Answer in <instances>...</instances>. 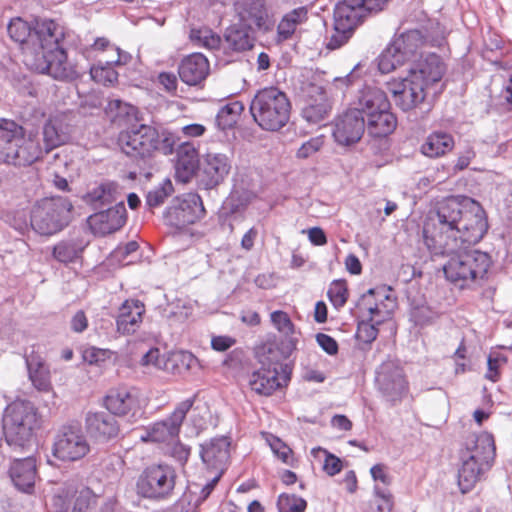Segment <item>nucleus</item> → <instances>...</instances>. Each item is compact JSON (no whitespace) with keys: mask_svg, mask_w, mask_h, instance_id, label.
<instances>
[{"mask_svg":"<svg viewBox=\"0 0 512 512\" xmlns=\"http://www.w3.org/2000/svg\"><path fill=\"white\" fill-rule=\"evenodd\" d=\"M495 451V442L491 434L472 433L466 437L459 452V459L475 461L489 469L494 461Z\"/></svg>","mask_w":512,"mask_h":512,"instance_id":"19","label":"nucleus"},{"mask_svg":"<svg viewBox=\"0 0 512 512\" xmlns=\"http://www.w3.org/2000/svg\"><path fill=\"white\" fill-rule=\"evenodd\" d=\"M330 108L329 103L305 104L302 108V116L310 123H318L326 117Z\"/></svg>","mask_w":512,"mask_h":512,"instance_id":"49","label":"nucleus"},{"mask_svg":"<svg viewBox=\"0 0 512 512\" xmlns=\"http://www.w3.org/2000/svg\"><path fill=\"white\" fill-rule=\"evenodd\" d=\"M316 341L318 345L329 355H335L338 352V344L336 340L324 333H318L316 335Z\"/></svg>","mask_w":512,"mask_h":512,"instance_id":"62","label":"nucleus"},{"mask_svg":"<svg viewBox=\"0 0 512 512\" xmlns=\"http://www.w3.org/2000/svg\"><path fill=\"white\" fill-rule=\"evenodd\" d=\"M387 88L394 104L403 112L415 110L426 98L425 82L409 74L405 78L388 82Z\"/></svg>","mask_w":512,"mask_h":512,"instance_id":"14","label":"nucleus"},{"mask_svg":"<svg viewBox=\"0 0 512 512\" xmlns=\"http://www.w3.org/2000/svg\"><path fill=\"white\" fill-rule=\"evenodd\" d=\"M117 191V185L113 182L103 183L97 188L93 189L89 194L92 202H99L101 204L110 203L114 200V194Z\"/></svg>","mask_w":512,"mask_h":512,"instance_id":"48","label":"nucleus"},{"mask_svg":"<svg viewBox=\"0 0 512 512\" xmlns=\"http://www.w3.org/2000/svg\"><path fill=\"white\" fill-rule=\"evenodd\" d=\"M194 404V398L180 402L171 415L154 423L148 429V439L152 442H166L175 440L180 432L181 425Z\"/></svg>","mask_w":512,"mask_h":512,"instance_id":"18","label":"nucleus"},{"mask_svg":"<svg viewBox=\"0 0 512 512\" xmlns=\"http://www.w3.org/2000/svg\"><path fill=\"white\" fill-rule=\"evenodd\" d=\"M145 306L140 300H126L119 308L116 324L122 334L135 333L142 323Z\"/></svg>","mask_w":512,"mask_h":512,"instance_id":"27","label":"nucleus"},{"mask_svg":"<svg viewBox=\"0 0 512 512\" xmlns=\"http://www.w3.org/2000/svg\"><path fill=\"white\" fill-rule=\"evenodd\" d=\"M134 107L120 99H111L105 107V113L114 123L121 124L122 120L134 114Z\"/></svg>","mask_w":512,"mask_h":512,"instance_id":"44","label":"nucleus"},{"mask_svg":"<svg viewBox=\"0 0 512 512\" xmlns=\"http://www.w3.org/2000/svg\"><path fill=\"white\" fill-rule=\"evenodd\" d=\"M98 500L90 488H82L76 492L72 512H95Z\"/></svg>","mask_w":512,"mask_h":512,"instance_id":"45","label":"nucleus"},{"mask_svg":"<svg viewBox=\"0 0 512 512\" xmlns=\"http://www.w3.org/2000/svg\"><path fill=\"white\" fill-rule=\"evenodd\" d=\"M397 126L396 116L390 109H382L376 113H370L367 117V130L373 137H386L390 135Z\"/></svg>","mask_w":512,"mask_h":512,"instance_id":"33","label":"nucleus"},{"mask_svg":"<svg viewBox=\"0 0 512 512\" xmlns=\"http://www.w3.org/2000/svg\"><path fill=\"white\" fill-rule=\"evenodd\" d=\"M229 447L226 437L214 438L201 445L200 456L207 469L223 475L230 458Z\"/></svg>","mask_w":512,"mask_h":512,"instance_id":"23","label":"nucleus"},{"mask_svg":"<svg viewBox=\"0 0 512 512\" xmlns=\"http://www.w3.org/2000/svg\"><path fill=\"white\" fill-rule=\"evenodd\" d=\"M279 512H303L306 509V501L296 495L281 494L277 501Z\"/></svg>","mask_w":512,"mask_h":512,"instance_id":"47","label":"nucleus"},{"mask_svg":"<svg viewBox=\"0 0 512 512\" xmlns=\"http://www.w3.org/2000/svg\"><path fill=\"white\" fill-rule=\"evenodd\" d=\"M454 147L453 137L446 132L431 133L422 144L421 151L430 158L440 157Z\"/></svg>","mask_w":512,"mask_h":512,"instance_id":"38","label":"nucleus"},{"mask_svg":"<svg viewBox=\"0 0 512 512\" xmlns=\"http://www.w3.org/2000/svg\"><path fill=\"white\" fill-rule=\"evenodd\" d=\"M173 192V185L169 179L163 181V183L149 191L146 196V204L150 208L158 207L164 203L165 199L170 196Z\"/></svg>","mask_w":512,"mask_h":512,"instance_id":"46","label":"nucleus"},{"mask_svg":"<svg viewBox=\"0 0 512 512\" xmlns=\"http://www.w3.org/2000/svg\"><path fill=\"white\" fill-rule=\"evenodd\" d=\"M375 382L382 396L392 405L401 402L408 393L404 370L396 360H386L379 366Z\"/></svg>","mask_w":512,"mask_h":512,"instance_id":"12","label":"nucleus"},{"mask_svg":"<svg viewBox=\"0 0 512 512\" xmlns=\"http://www.w3.org/2000/svg\"><path fill=\"white\" fill-rule=\"evenodd\" d=\"M28 378L39 392H53L50 367L40 355L31 353L25 358Z\"/></svg>","mask_w":512,"mask_h":512,"instance_id":"28","label":"nucleus"},{"mask_svg":"<svg viewBox=\"0 0 512 512\" xmlns=\"http://www.w3.org/2000/svg\"><path fill=\"white\" fill-rule=\"evenodd\" d=\"M487 230L485 212L477 202L449 197L427 214L423 240L433 256L448 257L443 266L446 279L461 289L470 288L485 277L491 259L487 253L466 249L465 244L478 243Z\"/></svg>","mask_w":512,"mask_h":512,"instance_id":"1","label":"nucleus"},{"mask_svg":"<svg viewBox=\"0 0 512 512\" xmlns=\"http://www.w3.org/2000/svg\"><path fill=\"white\" fill-rule=\"evenodd\" d=\"M328 296L336 308L343 307L348 298L346 281L334 280L328 289Z\"/></svg>","mask_w":512,"mask_h":512,"instance_id":"50","label":"nucleus"},{"mask_svg":"<svg viewBox=\"0 0 512 512\" xmlns=\"http://www.w3.org/2000/svg\"><path fill=\"white\" fill-rule=\"evenodd\" d=\"M142 366H153L157 369H167V363L164 355L158 348L149 349L141 358Z\"/></svg>","mask_w":512,"mask_h":512,"instance_id":"55","label":"nucleus"},{"mask_svg":"<svg viewBox=\"0 0 512 512\" xmlns=\"http://www.w3.org/2000/svg\"><path fill=\"white\" fill-rule=\"evenodd\" d=\"M72 203L62 196L38 201L31 212V226L40 235H52L68 225Z\"/></svg>","mask_w":512,"mask_h":512,"instance_id":"8","label":"nucleus"},{"mask_svg":"<svg viewBox=\"0 0 512 512\" xmlns=\"http://www.w3.org/2000/svg\"><path fill=\"white\" fill-rule=\"evenodd\" d=\"M378 335V329L376 326L370 322H360L358 324L356 338L358 341L365 343V344H371Z\"/></svg>","mask_w":512,"mask_h":512,"instance_id":"56","label":"nucleus"},{"mask_svg":"<svg viewBox=\"0 0 512 512\" xmlns=\"http://www.w3.org/2000/svg\"><path fill=\"white\" fill-rule=\"evenodd\" d=\"M408 59L404 56L395 44L392 42L379 56L378 67L384 73H390L398 66L402 65Z\"/></svg>","mask_w":512,"mask_h":512,"instance_id":"40","label":"nucleus"},{"mask_svg":"<svg viewBox=\"0 0 512 512\" xmlns=\"http://www.w3.org/2000/svg\"><path fill=\"white\" fill-rule=\"evenodd\" d=\"M209 71V62L201 53L188 55L178 67L180 79L189 86L201 84L208 76Z\"/></svg>","mask_w":512,"mask_h":512,"instance_id":"25","label":"nucleus"},{"mask_svg":"<svg viewBox=\"0 0 512 512\" xmlns=\"http://www.w3.org/2000/svg\"><path fill=\"white\" fill-rule=\"evenodd\" d=\"M445 72L444 63L440 57L434 53L428 54L425 58L417 61L409 70V75L416 76L417 80L425 82V86L436 83L441 80Z\"/></svg>","mask_w":512,"mask_h":512,"instance_id":"29","label":"nucleus"},{"mask_svg":"<svg viewBox=\"0 0 512 512\" xmlns=\"http://www.w3.org/2000/svg\"><path fill=\"white\" fill-rule=\"evenodd\" d=\"M205 209L201 197L196 193H186L176 197L165 213L166 224L183 228L201 219Z\"/></svg>","mask_w":512,"mask_h":512,"instance_id":"13","label":"nucleus"},{"mask_svg":"<svg viewBox=\"0 0 512 512\" xmlns=\"http://www.w3.org/2000/svg\"><path fill=\"white\" fill-rule=\"evenodd\" d=\"M375 495L376 499V511L372 512H391L393 501L392 495L388 490L381 489L378 486H375Z\"/></svg>","mask_w":512,"mask_h":512,"instance_id":"59","label":"nucleus"},{"mask_svg":"<svg viewBox=\"0 0 512 512\" xmlns=\"http://www.w3.org/2000/svg\"><path fill=\"white\" fill-rule=\"evenodd\" d=\"M302 92L305 104L329 103L326 91L320 85L308 83L305 87H303Z\"/></svg>","mask_w":512,"mask_h":512,"instance_id":"53","label":"nucleus"},{"mask_svg":"<svg viewBox=\"0 0 512 512\" xmlns=\"http://www.w3.org/2000/svg\"><path fill=\"white\" fill-rule=\"evenodd\" d=\"M387 0H343L334 10L335 30L340 36H332L327 47L336 49L343 45L363 19L373 11L383 8Z\"/></svg>","mask_w":512,"mask_h":512,"instance_id":"7","label":"nucleus"},{"mask_svg":"<svg viewBox=\"0 0 512 512\" xmlns=\"http://www.w3.org/2000/svg\"><path fill=\"white\" fill-rule=\"evenodd\" d=\"M460 467L458 470V485L462 493L469 492L475 484L481 479L488 468L480 465L478 462L459 459Z\"/></svg>","mask_w":512,"mask_h":512,"instance_id":"36","label":"nucleus"},{"mask_svg":"<svg viewBox=\"0 0 512 512\" xmlns=\"http://www.w3.org/2000/svg\"><path fill=\"white\" fill-rule=\"evenodd\" d=\"M175 481L176 473L171 466L151 465L138 477L137 492L144 498L165 500L173 493Z\"/></svg>","mask_w":512,"mask_h":512,"instance_id":"10","label":"nucleus"},{"mask_svg":"<svg viewBox=\"0 0 512 512\" xmlns=\"http://www.w3.org/2000/svg\"><path fill=\"white\" fill-rule=\"evenodd\" d=\"M12 86L24 96H35V88L32 82L24 75L13 74L11 77Z\"/></svg>","mask_w":512,"mask_h":512,"instance_id":"58","label":"nucleus"},{"mask_svg":"<svg viewBox=\"0 0 512 512\" xmlns=\"http://www.w3.org/2000/svg\"><path fill=\"white\" fill-rule=\"evenodd\" d=\"M257 30H251L242 24H234L228 27L224 34V42L228 49L235 52L249 50L254 45L255 37L253 33Z\"/></svg>","mask_w":512,"mask_h":512,"instance_id":"32","label":"nucleus"},{"mask_svg":"<svg viewBox=\"0 0 512 512\" xmlns=\"http://www.w3.org/2000/svg\"><path fill=\"white\" fill-rule=\"evenodd\" d=\"M111 50L117 55L115 60H99L98 63L91 68L92 78L96 82L104 85L113 84L118 79V73L114 70L113 64H124L128 58L126 54H121L119 48L112 47Z\"/></svg>","mask_w":512,"mask_h":512,"instance_id":"34","label":"nucleus"},{"mask_svg":"<svg viewBox=\"0 0 512 512\" xmlns=\"http://www.w3.org/2000/svg\"><path fill=\"white\" fill-rule=\"evenodd\" d=\"M271 321L276 329L284 335L288 336L294 332V325L286 312L274 311L271 314Z\"/></svg>","mask_w":512,"mask_h":512,"instance_id":"54","label":"nucleus"},{"mask_svg":"<svg viewBox=\"0 0 512 512\" xmlns=\"http://www.w3.org/2000/svg\"><path fill=\"white\" fill-rule=\"evenodd\" d=\"M356 107L364 116L368 117L370 113H376L382 109H390V101L386 93L375 86H365L359 91L356 101Z\"/></svg>","mask_w":512,"mask_h":512,"instance_id":"30","label":"nucleus"},{"mask_svg":"<svg viewBox=\"0 0 512 512\" xmlns=\"http://www.w3.org/2000/svg\"><path fill=\"white\" fill-rule=\"evenodd\" d=\"M90 451L89 443L80 428L66 426L57 434L53 454L62 461H77Z\"/></svg>","mask_w":512,"mask_h":512,"instance_id":"15","label":"nucleus"},{"mask_svg":"<svg viewBox=\"0 0 512 512\" xmlns=\"http://www.w3.org/2000/svg\"><path fill=\"white\" fill-rule=\"evenodd\" d=\"M9 476L18 490L32 493L37 478L36 460L31 456L14 459L9 468Z\"/></svg>","mask_w":512,"mask_h":512,"instance_id":"24","label":"nucleus"},{"mask_svg":"<svg viewBox=\"0 0 512 512\" xmlns=\"http://www.w3.org/2000/svg\"><path fill=\"white\" fill-rule=\"evenodd\" d=\"M312 454L315 457H320L321 455L324 457L323 470L330 476H334L339 473L342 469L341 460L335 455L329 453L327 450L322 448H314L312 450Z\"/></svg>","mask_w":512,"mask_h":512,"instance_id":"51","label":"nucleus"},{"mask_svg":"<svg viewBox=\"0 0 512 512\" xmlns=\"http://www.w3.org/2000/svg\"><path fill=\"white\" fill-rule=\"evenodd\" d=\"M258 360L261 366L249 376V386L257 394L269 396L280 387L279 350L272 345L263 347L262 352L258 354Z\"/></svg>","mask_w":512,"mask_h":512,"instance_id":"11","label":"nucleus"},{"mask_svg":"<svg viewBox=\"0 0 512 512\" xmlns=\"http://www.w3.org/2000/svg\"><path fill=\"white\" fill-rule=\"evenodd\" d=\"M308 10L306 7H298L286 13L277 26V41L282 42L292 37L298 25L306 22Z\"/></svg>","mask_w":512,"mask_h":512,"instance_id":"37","label":"nucleus"},{"mask_svg":"<svg viewBox=\"0 0 512 512\" xmlns=\"http://www.w3.org/2000/svg\"><path fill=\"white\" fill-rule=\"evenodd\" d=\"M366 128L364 116L359 109H348L334 119L332 136L335 142L344 147L358 143Z\"/></svg>","mask_w":512,"mask_h":512,"instance_id":"16","label":"nucleus"},{"mask_svg":"<svg viewBox=\"0 0 512 512\" xmlns=\"http://www.w3.org/2000/svg\"><path fill=\"white\" fill-rule=\"evenodd\" d=\"M2 422L6 443L15 450L25 449L37 423V410L30 401L15 400L5 408Z\"/></svg>","mask_w":512,"mask_h":512,"instance_id":"6","label":"nucleus"},{"mask_svg":"<svg viewBox=\"0 0 512 512\" xmlns=\"http://www.w3.org/2000/svg\"><path fill=\"white\" fill-rule=\"evenodd\" d=\"M192 313L190 306L185 304L175 303L169 304L164 309V317L171 323H182L189 318Z\"/></svg>","mask_w":512,"mask_h":512,"instance_id":"52","label":"nucleus"},{"mask_svg":"<svg viewBox=\"0 0 512 512\" xmlns=\"http://www.w3.org/2000/svg\"><path fill=\"white\" fill-rule=\"evenodd\" d=\"M7 31L13 41L22 45L24 63L31 70L56 80H74L79 76L77 67L60 46L64 33L54 21L36 22L32 27L27 21L14 18Z\"/></svg>","mask_w":512,"mask_h":512,"instance_id":"2","label":"nucleus"},{"mask_svg":"<svg viewBox=\"0 0 512 512\" xmlns=\"http://www.w3.org/2000/svg\"><path fill=\"white\" fill-rule=\"evenodd\" d=\"M44 149L48 153L68 140V129L60 117L50 118L43 127Z\"/></svg>","mask_w":512,"mask_h":512,"instance_id":"35","label":"nucleus"},{"mask_svg":"<svg viewBox=\"0 0 512 512\" xmlns=\"http://www.w3.org/2000/svg\"><path fill=\"white\" fill-rule=\"evenodd\" d=\"M232 160L220 152H207L201 162V182L206 189L220 185L230 173Z\"/></svg>","mask_w":512,"mask_h":512,"instance_id":"20","label":"nucleus"},{"mask_svg":"<svg viewBox=\"0 0 512 512\" xmlns=\"http://www.w3.org/2000/svg\"><path fill=\"white\" fill-rule=\"evenodd\" d=\"M83 251L80 244L74 240L61 241L54 246L53 256L61 263H70L78 259Z\"/></svg>","mask_w":512,"mask_h":512,"instance_id":"41","label":"nucleus"},{"mask_svg":"<svg viewBox=\"0 0 512 512\" xmlns=\"http://www.w3.org/2000/svg\"><path fill=\"white\" fill-rule=\"evenodd\" d=\"M236 343V340L230 336H213L211 339V347L213 350L218 352H224L230 349L234 344Z\"/></svg>","mask_w":512,"mask_h":512,"instance_id":"64","label":"nucleus"},{"mask_svg":"<svg viewBox=\"0 0 512 512\" xmlns=\"http://www.w3.org/2000/svg\"><path fill=\"white\" fill-rule=\"evenodd\" d=\"M291 102L287 94L275 86L256 92L250 102V113L255 123L265 131H279L289 122Z\"/></svg>","mask_w":512,"mask_h":512,"instance_id":"4","label":"nucleus"},{"mask_svg":"<svg viewBox=\"0 0 512 512\" xmlns=\"http://www.w3.org/2000/svg\"><path fill=\"white\" fill-rule=\"evenodd\" d=\"M85 428L89 436L97 441L106 442L117 437L119 424L108 412H88L85 417Z\"/></svg>","mask_w":512,"mask_h":512,"instance_id":"22","label":"nucleus"},{"mask_svg":"<svg viewBox=\"0 0 512 512\" xmlns=\"http://www.w3.org/2000/svg\"><path fill=\"white\" fill-rule=\"evenodd\" d=\"M439 318V313L427 304H419L412 307L411 321L419 327L433 325Z\"/></svg>","mask_w":512,"mask_h":512,"instance_id":"43","label":"nucleus"},{"mask_svg":"<svg viewBox=\"0 0 512 512\" xmlns=\"http://www.w3.org/2000/svg\"><path fill=\"white\" fill-rule=\"evenodd\" d=\"M506 361V357L499 353L490 354L487 361L488 371L485 377L493 382H496L499 378V368L505 364Z\"/></svg>","mask_w":512,"mask_h":512,"instance_id":"57","label":"nucleus"},{"mask_svg":"<svg viewBox=\"0 0 512 512\" xmlns=\"http://www.w3.org/2000/svg\"><path fill=\"white\" fill-rule=\"evenodd\" d=\"M446 30L438 22L428 19L420 26L407 29L394 40L395 47L410 60L418 54L422 56V49L426 46H441L445 42Z\"/></svg>","mask_w":512,"mask_h":512,"instance_id":"9","label":"nucleus"},{"mask_svg":"<svg viewBox=\"0 0 512 512\" xmlns=\"http://www.w3.org/2000/svg\"><path fill=\"white\" fill-rule=\"evenodd\" d=\"M3 134L0 135V162L14 166H28L42 155V147L37 139L29 134L16 122L5 123Z\"/></svg>","mask_w":512,"mask_h":512,"instance_id":"5","label":"nucleus"},{"mask_svg":"<svg viewBox=\"0 0 512 512\" xmlns=\"http://www.w3.org/2000/svg\"><path fill=\"white\" fill-rule=\"evenodd\" d=\"M91 227L98 233L110 234L119 230L126 222V208L123 202L105 211L90 216Z\"/></svg>","mask_w":512,"mask_h":512,"instance_id":"26","label":"nucleus"},{"mask_svg":"<svg viewBox=\"0 0 512 512\" xmlns=\"http://www.w3.org/2000/svg\"><path fill=\"white\" fill-rule=\"evenodd\" d=\"M235 16L251 30L267 33L273 29L265 0H234Z\"/></svg>","mask_w":512,"mask_h":512,"instance_id":"17","label":"nucleus"},{"mask_svg":"<svg viewBox=\"0 0 512 512\" xmlns=\"http://www.w3.org/2000/svg\"><path fill=\"white\" fill-rule=\"evenodd\" d=\"M273 452L286 464L290 463L292 450L284 444L280 439H275L270 443Z\"/></svg>","mask_w":512,"mask_h":512,"instance_id":"63","label":"nucleus"},{"mask_svg":"<svg viewBox=\"0 0 512 512\" xmlns=\"http://www.w3.org/2000/svg\"><path fill=\"white\" fill-rule=\"evenodd\" d=\"M244 105L239 101H233L221 107L216 115V125L221 130L233 128L237 123Z\"/></svg>","mask_w":512,"mask_h":512,"instance_id":"39","label":"nucleus"},{"mask_svg":"<svg viewBox=\"0 0 512 512\" xmlns=\"http://www.w3.org/2000/svg\"><path fill=\"white\" fill-rule=\"evenodd\" d=\"M104 405L113 416H134L140 411L137 392L127 387L111 389L104 398Z\"/></svg>","mask_w":512,"mask_h":512,"instance_id":"21","label":"nucleus"},{"mask_svg":"<svg viewBox=\"0 0 512 512\" xmlns=\"http://www.w3.org/2000/svg\"><path fill=\"white\" fill-rule=\"evenodd\" d=\"M118 143L127 156L146 159L154 152L172 154L176 144L174 135L166 129L141 124L120 133Z\"/></svg>","mask_w":512,"mask_h":512,"instance_id":"3","label":"nucleus"},{"mask_svg":"<svg viewBox=\"0 0 512 512\" xmlns=\"http://www.w3.org/2000/svg\"><path fill=\"white\" fill-rule=\"evenodd\" d=\"M190 39L194 45L204 47L209 50L220 47L221 38L209 28L191 29Z\"/></svg>","mask_w":512,"mask_h":512,"instance_id":"42","label":"nucleus"},{"mask_svg":"<svg viewBox=\"0 0 512 512\" xmlns=\"http://www.w3.org/2000/svg\"><path fill=\"white\" fill-rule=\"evenodd\" d=\"M82 357L85 362L91 365L99 364L109 357V351L96 347H88L83 350Z\"/></svg>","mask_w":512,"mask_h":512,"instance_id":"60","label":"nucleus"},{"mask_svg":"<svg viewBox=\"0 0 512 512\" xmlns=\"http://www.w3.org/2000/svg\"><path fill=\"white\" fill-rule=\"evenodd\" d=\"M199 166L198 153L191 143H183L177 149L176 174L187 182Z\"/></svg>","mask_w":512,"mask_h":512,"instance_id":"31","label":"nucleus"},{"mask_svg":"<svg viewBox=\"0 0 512 512\" xmlns=\"http://www.w3.org/2000/svg\"><path fill=\"white\" fill-rule=\"evenodd\" d=\"M323 145V141L320 138H312L307 142L303 143L297 151V157L306 159L320 150Z\"/></svg>","mask_w":512,"mask_h":512,"instance_id":"61","label":"nucleus"}]
</instances>
